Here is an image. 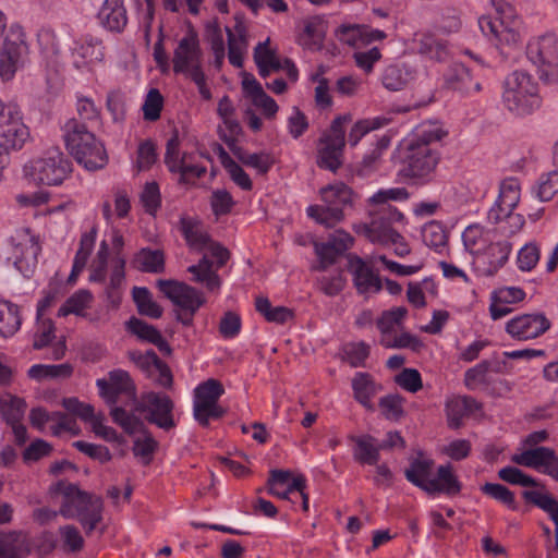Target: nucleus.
Wrapping results in <instances>:
<instances>
[{
    "label": "nucleus",
    "mask_w": 558,
    "mask_h": 558,
    "mask_svg": "<svg viewBox=\"0 0 558 558\" xmlns=\"http://www.w3.org/2000/svg\"><path fill=\"white\" fill-rule=\"evenodd\" d=\"M163 108V97L157 88H151L143 105V116L146 121H157Z\"/></svg>",
    "instance_id": "nucleus-61"
},
{
    "label": "nucleus",
    "mask_w": 558,
    "mask_h": 558,
    "mask_svg": "<svg viewBox=\"0 0 558 558\" xmlns=\"http://www.w3.org/2000/svg\"><path fill=\"white\" fill-rule=\"evenodd\" d=\"M125 327L130 333L148 343H151L161 333L153 325L134 316L125 323Z\"/></svg>",
    "instance_id": "nucleus-57"
},
{
    "label": "nucleus",
    "mask_w": 558,
    "mask_h": 558,
    "mask_svg": "<svg viewBox=\"0 0 558 558\" xmlns=\"http://www.w3.org/2000/svg\"><path fill=\"white\" fill-rule=\"evenodd\" d=\"M444 86L447 89L458 92L462 95L478 93L482 88L480 82H475L470 70L460 62L450 64L445 71Z\"/></svg>",
    "instance_id": "nucleus-26"
},
{
    "label": "nucleus",
    "mask_w": 558,
    "mask_h": 558,
    "mask_svg": "<svg viewBox=\"0 0 558 558\" xmlns=\"http://www.w3.org/2000/svg\"><path fill=\"white\" fill-rule=\"evenodd\" d=\"M313 245L317 263L312 265L311 270L325 271L353 245V238L343 230H336L326 242L316 241Z\"/></svg>",
    "instance_id": "nucleus-18"
},
{
    "label": "nucleus",
    "mask_w": 558,
    "mask_h": 558,
    "mask_svg": "<svg viewBox=\"0 0 558 558\" xmlns=\"http://www.w3.org/2000/svg\"><path fill=\"white\" fill-rule=\"evenodd\" d=\"M28 53V47L24 39V33L21 27H13L10 34L3 40V47L0 52V77L2 81H11L16 71L23 66Z\"/></svg>",
    "instance_id": "nucleus-15"
},
{
    "label": "nucleus",
    "mask_w": 558,
    "mask_h": 558,
    "mask_svg": "<svg viewBox=\"0 0 558 558\" xmlns=\"http://www.w3.org/2000/svg\"><path fill=\"white\" fill-rule=\"evenodd\" d=\"M354 441L353 458L362 465H376L380 459V446L371 435L351 436Z\"/></svg>",
    "instance_id": "nucleus-37"
},
{
    "label": "nucleus",
    "mask_w": 558,
    "mask_h": 558,
    "mask_svg": "<svg viewBox=\"0 0 558 558\" xmlns=\"http://www.w3.org/2000/svg\"><path fill=\"white\" fill-rule=\"evenodd\" d=\"M502 99L506 107L517 114H529L541 106L538 84L525 71L517 70L505 80Z\"/></svg>",
    "instance_id": "nucleus-7"
},
{
    "label": "nucleus",
    "mask_w": 558,
    "mask_h": 558,
    "mask_svg": "<svg viewBox=\"0 0 558 558\" xmlns=\"http://www.w3.org/2000/svg\"><path fill=\"white\" fill-rule=\"evenodd\" d=\"M141 203L146 214L156 216L161 207V194L157 182H147L140 196Z\"/></svg>",
    "instance_id": "nucleus-54"
},
{
    "label": "nucleus",
    "mask_w": 558,
    "mask_h": 558,
    "mask_svg": "<svg viewBox=\"0 0 558 558\" xmlns=\"http://www.w3.org/2000/svg\"><path fill=\"white\" fill-rule=\"evenodd\" d=\"M129 359L151 379L156 386L165 389H171L173 386V375L169 365L163 362L157 353L149 349L146 352L130 351Z\"/></svg>",
    "instance_id": "nucleus-19"
},
{
    "label": "nucleus",
    "mask_w": 558,
    "mask_h": 558,
    "mask_svg": "<svg viewBox=\"0 0 558 558\" xmlns=\"http://www.w3.org/2000/svg\"><path fill=\"white\" fill-rule=\"evenodd\" d=\"M381 83L386 89L398 92L407 85L408 74L398 64H391L384 70Z\"/></svg>",
    "instance_id": "nucleus-56"
},
{
    "label": "nucleus",
    "mask_w": 558,
    "mask_h": 558,
    "mask_svg": "<svg viewBox=\"0 0 558 558\" xmlns=\"http://www.w3.org/2000/svg\"><path fill=\"white\" fill-rule=\"evenodd\" d=\"M174 402L162 392L148 391L141 396V403L137 410L147 413L146 421L163 430L175 427L173 418Z\"/></svg>",
    "instance_id": "nucleus-16"
},
{
    "label": "nucleus",
    "mask_w": 558,
    "mask_h": 558,
    "mask_svg": "<svg viewBox=\"0 0 558 558\" xmlns=\"http://www.w3.org/2000/svg\"><path fill=\"white\" fill-rule=\"evenodd\" d=\"M32 544L21 531L0 532V558H22L31 555Z\"/></svg>",
    "instance_id": "nucleus-32"
},
{
    "label": "nucleus",
    "mask_w": 558,
    "mask_h": 558,
    "mask_svg": "<svg viewBox=\"0 0 558 558\" xmlns=\"http://www.w3.org/2000/svg\"><path fill=\"white\" fill-rule=\"evenodd\" d=\"M255 310L268 323L283 325L294 317V313L291 308L286 306H272L269 299L264 296L256 298Z\"/></svg>",
    "instance_id": "nucleus-42"
},
{
    "label": "nucleus",
    "mask_w": 558,
    "mask_h": 558,
    "mask_svg": "<svg viewBox=\"0 0 558 558\" xmlns=\"http://www.w3.org/2000/svg\"><path fill=\"white\" fill-rule=\"evenodd\" d=\"M156 287L165 298L181 310L177 313V320L184 326H192L195 314L206 303L203 292L173 279H158Z\"/></svg>",
    "instance_id": "nucleus-8"
},
{
    "label": "nucleus",
    "mask_w": 558,
    "mask_h": 558,
    "mask_svg": "<svg viewBox=\"0 0 558 558\" xmlns=\"http://www.w3.org/2000/svg\"><path fill=\"white\" fill-rule=\"evenodd\" d=\"M500 203L507 207H517L520 201V182L517 178L505 179L499 186V195L497 197Z\"/></svg>",
    "instance_id": "nucleus-63"
},
{
    "label": "nucleus",
    "mask_w": 558,
    "mask_h": 558,
    "mask_svg": "<svg viewBox=\"0 0 558 558\" xmlns=\"http://www.w3.org/2000/svg\"><path fill=\"white\" fill-rule=\"evenodd\" d=\"M535 193L542 202L550 201L558 193V170L541 175Z\"/></svg>",
    "instance_id": "nucleus-60"
},
{
    "label": "nucleus",
    "mask_w": 558,
    "mask_h": 558,
    "mask_svg": "<svg viewBox=\"0 0 558 558\" xmlns=\"http://www.w3.org/2000/svg\"><path fill=\"white\" fill-rule=\"evenodd\" d=\"M24 172L38 184L60 185L72 172V162L59 148H52L26 163Z\"/></svg>",
    "instance_id": "nucleus-9"
},
{
    "label": "nucleus",
    "mask_w": 558,
    "mask_h": 558,
    "mask_svg": "<svg viewBox=\"0 0 558 558\" xmlns=\"http://www.w3.org/2000/svg\"><path fill=\"white\" fill-rule=\"evenodd\" d=\"M350 114L336 117L316 143V166L322 170L337 173L344 162L345 131L351 122Z\"/></svg>",
    "instance_id": "nucleus-5"
},
{
    "label": "nucleus",
    "mask_w": 558,
    "mask_h": 558,
    "mask_svg": "<svg viewBox=\"0 0 558 558\" xmlns=\"http://www.w3.org/2000/svg\"><path fill=\"white\" fill-rule=\"evenodd\" d=\"M462 490V483L453 472L450 463L439 465L436 476L427 482L424 489L428 495H446L449 497L457 496Z\"/></svg>",
    "instance_id": "nucleus-27"
},
{
    "label": "nucleus",
    "mask_w": 558,
    "mask_h": 558,
    "mask_svg": "<svg viewBox=\"0 0 558 558\" xmlns=\"http://www.w3.org/2000/svg\"><path fill=\"white\" fill-rule=\"evenodd\" d=\"M180 231L192 250L203 251L211 242L210 235L203 229L202 222L197 219L182 217L180 219Z\"/></svg>",
    "instance_id": "nucleus-39"
},
{
    "label": "nucleus",
    "mask_w": 558,
    "mask_h": 558,
    "mask_svg": "<svg viewBox=\"0 0 558 558\" xmlns=\"http://www.w3.org/2000/svg\"><path fill=\"white\" fill-rule=\"evenodd\" d=\"M481 492L484 495L504 504L511 510L517 509L514 494L505 485L498 483H485L481 486Z\"/></svg>",
    "instance_id": "nucleus-55"
},
{
    "label": "nucleus",
    "mask_w": 558,
    "mask_h": 558,
    "mask_svg": "<svg viewBox=\"0 0 558 558\" xmlns=\"http://www.w3.org/2000/svg\"><path fill=\"white\" fill-rule=\"evenodd\" d=\"M133 301L136 304L137 312L141 315L158 319L162 316V307L153 299L150 291L146 287H134L132 290Z\"/></svg>",
    "instance_id": "nucleus-44"
},
{
    "label": "nucleus",
    "mask_w": 558,
    "mask_h": 558,
    "mask_svg": "<svg viewBox=\"0 0 558 558\" xmlns=\"http://www.w3.org/2000/svg\"><path fill=\"white\" fill-rule=\"evenodd\" d=\"M62 495L60 513L66 519L76 518L86 535H90L102 520L101 497L83 492L74 484H68Z\"/></svg>",
    "instance_id": "nucleus-4"
},
{
    "label": "nucleus",
    "mask_w": 558,
    "mask_h": 558,
    "mask_svg": "<svg viewBox=\"0 0 558 558\" xmlns=\"http://www.w3.org/2000/svg\"><path fill=\"white\" fill-rule=\"evenodd\" d=\"M409 197L410 193L405 187L381 189L369 198V203L376 206H391L390 201L404 202Z\"/></svg>",
    "instance_id": "nucleus-62"
},
{
    "label": "nucleus",
    "mask_w": 558,
    "mask_h": 558,
    "mask_svg": "<svg viewBox=\"0 0 558 558\" xmlns=\"http://www.w3.org/2000/svg\"><path fill=\"white\" fill-rule=\"evenodd\" d=\"M92 300L93 294L88 290L81 289L68 298L59 308L58 316L65 317L70 314L82 316L84 310L89 305Z\"/></svg>",
    "instance_id": "nucleus-49"
},
{
    "label": "nucleus",
    "mask_w": 558,
    "mask_h": 558,
    "mask_svg": "<svg viewBox=\"0 0 558 558\" xmlns=\"http://www.w3.org/2000/svg\"><path fill=\"white\" fill-rule=\"evenodd\" d=\"M526 502H531L547 512L556 526V545L558 548V500L549 494H542L536 490H524L522 494Z\"/></svg>",
    "instance_id": "nucleus-43"
},
{
    "label": "nucleus",
    "mask_w": 558,
    "mask_h": 558,
    "mask_svg": "<svg viewBox=\"0 0 558 558\" xmlns=\"http://www.w3.org/2000/svg\"><path fill=\"white\" fill-rule=\"evenodd\" d=\"M347 280L343 271L339 270L332 275H324L317 278L316 284L319 291L328 296L338 295L345 287Z\"/></svg>",
    "instance_id": "nucleus-59"
},
{
    "label": "nucleus",
    "mask_w": 558,
    "mask_h": 558,
    "mask_svg": "<svg viewBox=\"0 0 558 558\" xmlns=\"http://www.w3.org/2000/svg\"><path fill=\"white\" fill-rule=\"evenodd\" d=\"M228 39V59L231 65L236 69L243 66V53L246 48V39L243 34L236 36L231 28L226 27Z\"/></svg>",
    "instance_id": "nucleus-51"
},
{
    "label": "nucleus",
    "mask_w": 558,
    "mask_h": 558,
    "mask_svg": "<svg viewBox=\"0 0 558 558\" xmlns=\"http://www.w3.org/2000/svg\"><path fill=\"white\" fill-rule=\"evenodd\" d=\"M511 253V244L507 241L492 243L486 251L488 268L486 274L495 275L508 262Z\"/></svg>",
    "instance_id": "nucleus-47"
},
{
    "label": "nucleus",
    "mask_w": 558,
    "mask_h": 558,
    "mask_svg": "<svg viewBox=\"0 0 558 558\" xmlns=\"http://www.w3.org/2000/svg\"><path fill=\"white\" fill-rule=\"evenodd\" d=\"M353 397L367 410H374L372 399L381 390V386L377 384L369 373L357 372L351 381Z\"/></svg>",
    "instance_id": "nucleus-36"
},
{
    "label": "nucleus",
    "mask_w": 558,
    "mask_h": 558,
    "mask_svg": "<svg viewBox=\"0 0 558 558\" xmlns=\"http://www.w3.org/2000/svg\"><path fill=\"white\" fill-rule=\"evenodd\" d=\"M519 25L520 21L518 17L507 22L493 21V17L489 15H483L478 19V26L486 37L508 47H515L520 44Z\"/></svg>",
    "instance_id": "nucleus-22"
},
{
    "label": "nucleus",
    "mask_w": 558,
    "mask_h": 558,
    "mask_svg": "<svg viewBox=\"0 0 558 558\" xmlns=\"http://www.w3.org/2000/svg\"><path fill=\"white\" fill-rule=\"evenodd\" d=\"M418 52L430 59L442 61L448 57V47L446 41L427 33L418 39Z\"/></svg>",
    "instance_id": "nucleus-48"
},
{
    "label": "nucleus",
    "mask_w": 558,
    "mask_h": 558,
    "mask_svg": "<svg viewBox=\"0 0 558 558\" xmlns=\"http://www.w3.org/2000/svg\"><path fill=\"white\" fill-rule=\"evenodd\" d=\"M112 268L109 283L106 287L107 300L113 307H118L121 303V288L125 281V264L123 255H114L111 260Z\"/></svg>",
    "instance_id": "nucleus-40"
},
{
    "label": "nucleus",
    "mask_w": 558,
    "mask_h": 558,
    "mask_svg": "<svg viewBox=\"0 0 558 558\" xmlns=\"http://www.w3.org/2000/svg\"><path fill=\"white\" fill-rule=\"evenodd\" d=\"M25 410L26 402L19 397H12L1 405L0 416L8 426H11L23 421Z\"/></svg>",
    "instance_id": "nucleus-52"
},
{
    "label": "nucleus",
    "mask_w": 558,
    "mask_h": 558,
    "mask_svg": "<svg viewBox=\"0 0 558 558\" xmlns=\"http://www.w3.org/2000/svg\"><path fill=\"white\" fill-rule=\"evenodd\" d=\"M423 242L436 252H441L448 244L446 227L436 220L427 222L422 229Z\"/></svg>",
    "instance_id": "nucleus-45"
},
{
    "label": "nucleus",
    "mask_w": 558,
    "mask_h": 558,
    "mask_svg": "<svg viewBox=\"0 0 558 558\" xmlns=\"http://www.w3.org/2000/svg\"><path fill=\"white\" fill-rule=\"evenodd\" d=\"M498 476L500 480L512 484L520 485L523 487H535L537 486V481L525 474L522 470L515 466H505L498 471Z\"/></svg>",
    "instance_id": "nucleus-64"
},
{
    "label": "nucleus",
    "mask_w": 558,
    "mask_h": 558,
    "mask_svg": "<svg viewBox=\"0 0 558 558\" xmlns=\"http://www.w3.org/2000/svg\"><path fill=\"white\" fill-rule=\"evenodd\" d=\"M96 386L99 389V396L108 405L117 404L122 395L131 400L136 399V385L129 372L121 368L109 372L108 379H97Z\"/></svg>",
    "instance_id": "nucleus-20"
},
{
    "label": "nucleus",
    "mask_w": 558,
    "mask_h": 558,
    "mask_svg": "<svg viewBox=\"0 0 558 558\" xmlns=\"http://www.w3.org/2000/svg\"><path fill=\"white\" fill-rule=\"evenodd\" d=\"M434 465L435 461L432 458L423 451H418L415 457L410 459L409 468L404 470V476L408 482L424 490L430 480Z\"/></svg>",
    "instance_id": "nucleus-33"
},
{
    "label": "nucleus",
    "mask_w": 558,
    "mask_h": 558,
    "mask_svg": "<svg viewBox=\"0 0 558 558\" xmlns=\"http://www.w3.org/2000/svg\"><path fill=\"white\" fill-rule=\"evenodd\" d=\"M323 205H311L306 214L317 223L335 227L344 217V208L352 205L353 191L343 182L328 184L319 190Z\"/></svg>",
    "instance_id": "nucleus-6"
},
{
    "label": "nucleus",
    "mask_w": 558,
    "mask_h": 558,
    "mask_svg": "<svg viewBox=\"0 0 558 558\" xmlns=\"http://www.w3.org/2000/svg\"><path fill=\"white\" fill-rule=\"evenodd\" d=\"M180 144L179 133L174 131L167 141L163 162L171 174H178L179 185L194 186L206 174L207 168L193 162V154L181 153Z\"/></svg>",
    "instance_id": "nucleus-10"
},
{
    "label": "nucleus",
    "mask_w": 558,
    "mask_h": 558,
    "mask_svg": "<svg viewBox=\"0 0 558 558\" xmlns=\"http://www.w3.org/2000/svg\"><path fill=\"white\" fill-rule=\"evenodd\" d=\"M221 163L230 175V179L243 191H251L253 182L244 169L234 161L227 151L221 148Z\"/></svg>",
    "instance_id": "nucleus-50"
},
{
    "label": "nucleus",
    "mask_w": 558,
    "mask_h": 558,
    "mask_svg": "<svg viewBox=\"0 0 558 558\" xmlns=\"http://www.w3.org/2000/svg\"><path fill=\"white\" fill-rule=\"evenodd\" d=\"M526 57L538 68L539 78L549 82L558 72V36L554 32L530 39Z\"/></svg>",
    "instance_id": "nucleus-12"
},
{
    "label": "nucleus",
    "mask_w": 558,
    "mask_h": 558,
    "mask_svg": "<svg viewBox=\"0 0 558 558\" xmlns=\"http://www.w3.org/2000/svg\"><path fill=\"white\" fill-rule=\"evenodd\" d=\"M551 326L544 313L518 315L506 324V331L511 338L527 341L544 335Z\"/></svg>",
    "instance_id": "nucleus-21"
},
{
    "label": "nucleus",
    "mask_w": 558,
    "mask_h": 558,
    "mask_svg": "<svg viewBox=\"0 0 558 558\" xmlns=\"http://www.w3.org/2000/svg\"><path fill=\"white\" fill-rule=\"evenodd\" d=\"M398 178L412 186H426L436 181L441 153L435 147L407 145L399 147Z\"/></svg>",
    "instance_id": "nucleus-1"
},
{
    "label": "nucleus",
    "mask_w": 558,
    "mask_h": 558,
    "mask_svg": "<svg viewBox=\"0 0 558 558\" xmlns=\"http://www.w3.org/2000/svg\"><path fill=\"white\" fill-rule=\"evenodd\" d=\"M268 493L280 499H288L295 504L301 500L303 511H308V495L306 494V478L300 474L293 476L289 470L275 469L269 472L267 480Z\"/></svg>",
    "instance_id": "nucleus-13"
},
{
    "label": "nucleus",
    "mask_w": 558,
    "mask_h": 558,
    "mask_svg": "<svg viewBox=\"0 0 558 558\" xmlns=\"http://www.w3.org/2000/svg\"><path fill=\"white\" fill-rule=\"evenodd\" d=\"M68 151L87 170H98L108 162L104 144L98 141L87 125L75 118L69 119L62 128Z\"/></svg>",
    "instance_id": "nucleus-2"
},
{
    "label": "nucleus",
    "mask_w": 558,
    "mask_h": 558,
    "mask_svg": "<svg viewBox=\"0 0 558 558\" xmlns=\"http://www.w3.org/2000/svg\"><path fill=\"white\" fill-rule=\"evenodd\" d=\"M505 362L498 360H483L464 373L463 383L469 390H475L490 385L489 373H500Z\"/></svg>",
    "instance_id": "nucleus-31"
},
{
    "label": "nucleus",
    "mask_w": 558,
    "mask_h": 558,
    "mask_svg": "<svg viewBox=\"0 0 558 558\" xmlns=\"http://www.w3.org/2000/svg\"><path fill=\"white\" fill-rule=\"evenodd\" d=\"M132 265L141 272L162 274L166 269L165 252L162 250L143 247L135 253Z\"/></svg>",
    "instance_id": "nucleus-38"
},
{
    "label": "nucleus",
    "mask_w": 558,
    "mask_h": 558,
    "mask_svg": "<svg viewBox=\"0 0 558 558\" xmlns=\"http://www.w3.org/2000/svg\"><path fill=\"white\" fill-rule=\"evenodd\" d=\"M223 393V385L214 378L201 383L194 389L193 416L202 427H208L210 420H219L227 413L219 404Z\"/></svg>",
    "instance_id": "nucleus-11"
},
{
    "label": "nucleus",
    "mask_w": 558,
    "mask_h": 558,
    "mask_svg": "<svg viewBox=\"0 0 558 558\" xmlns=\"http://www.w3.org/2000/svg\"><path fill=\"white\" fill-rule=\"evenodd\" d=\"M25 232V240L14 246V266L23 272L25 277H28L26 272L29 270L31 266L36 265L37 256L41 247L38 240L34 235H31L28 230Z\"/></svg>",
    "instance_id": "nucleus-35"
},
{
    "label": "nucleus",
    "mask_w": 558,
    "mask_h": 558,
    "mask_svg": "<svg viewBox=\"0 0 558 558\" xmlns=\"http://www.w3.org/2000/svg\"><path fill=\"white\" fill-rule=\"evenodd\" d=\"M207 247L216 259V269H214L213 260L204 255L196 265H191L187 271L194 276L193 281L204 283L208 291L214 292L221 287V279L217 271L228 263L230 252L217 242H210Z\"/></svg>",
    "instance_id": "nucleus-14"
},
{
    "label": "nucleus",
    "mask_w": 558,
    "mask_h": 558,
    "mask_svg": "<svg viewBox=\"0 0 558 558\" xmlns=\"http://www.w3.org/2000/svg\"><path fill=\"white\" fill-rule=\"evenodd\" d=\"M110 407V416L112 421L126 434L133 435L137 430L138 426L143 425L140 418L129 413L124 408L118 407L117 404Z\"/></svg>",
    "instance_id": "nucleus-58"
},
{
    "label": "nucleus",
    "mask_w": 558,
    "mask_h": 558,
    "mask_svg": "<svg viewBox=\"0 0 558 558\" xmlns=\"http://www.w3.org/2000/svg\"><path fill=\"white\" fill-rule=\"evenodd\" d=\"M511 461L518 465L542 471L549 475L551 471H558V457L553 448L535 447L526 449L511 457Z\"/></svg>",
    "instance_id": "nucleus-23"
},
{
    "label": "nucleus",
    "mask_w": 558,
    "mask_h": 558,
    "mask_svg": "<svg viewBox=\"0 0 558 558\" xmlns=\"http://www.w3.org/2000/svg\"><path fill=\"white\" fill-rule=\"evenodd\" d=\"M348 270L352 275L353 284L360 294L379 292L381 281L371 265L357 255H348Z\"/></svg>",
    "instance_id": "nucleus-24"
},
{
    "label": "nucleus",
    "mask_w": 558,
    "mask_h": 558,
    "mask_svg": "<svg viewBox=\"0 0 558 558\" xmlns=\"http://www.w3.org/2000/svg\"><path fill=\"white\" fill-rule=\"evenodd\" d=\"M405 399L398 393H389L381 397L378 401V408L381 415L390 422H399L405 416Z\"/></svg>",
    "instance_id": "nucleus-46"
},
{
    "label": "nucleus",
    "mask_w": 558,
    "mask_h": 558,
    "mask_svg": "<svg viewBox=\"0 0 558 558\" xmlns=\"http://www.w3.org/2000/svg\"><path fill=\"white\" fill-rule=\"evenodd\" d=\"M403 220L404 215L396 206H377L371 211V221L365 226V230L372 241L396 243L402 236L393 225Z\"/></svg>",
    "instance_id": "nucleus-17"
},
{
    "label": "nucleus",
    "mask_w": 558,
    "mask_h": 558,
    "mask_svg": "<svg viewBox=\"0 0 558 558\" xmlns=\"http://www.w3.org/2000/svg\"><path fill=\"white\" fill-rule=\"evenodd\" d=\"M447 135L448 132L439 122L425 121L418 124L412 134L403 140L402 143L407 145L434 147V144L440 142Z\"/></svg>",
    "instance_id": "nucleus-34"
},
{
    "label": "nucleus",
    "mask_w": 558,
    "mask_h": 558,
    "mask_svg": "<svg viewBox=\"0 0 558 558\" xmlns=\"http://www.w3.org/2000/svg\"><path fill=\"white\" fill-rule=\"evenodd\" d=\"M238 158L243 165L256 169L259 174L268 173L275 163L274 157L267 151L238 154Z\"/></svg>",
    "instance_id": "nucleus-53"
},
{
    "label": "nucleus",
    "mask_w": 558,
    "mask_h": 558,
    "mask_svg": "<svg viewBox=\"0 0 558 558\" xmlns=\"http://www.w3.org/2000/svg\"><path fill=\"white\" fill-rule=\"evenodd\" d=\"M105 46L100 38L86 34L75 41L73 56L80 58L76 66L89 65L101 62L105 58Z\"/></svg>",
    "instance_id": "nucleus-30"
},
{
    "label": "nucleus",
    "mask_w": 558,
    "mask_h": 558,
    "mask_svg": "<svg viewBox=\"0 0 558 558\" xmlns=\"http://www.w3.org/2000/svg\"><path fill=\"white\" fill-rule=\"evenodd\" d=\"M483 410V404L472 396H452L446 400L445 413L450 429L463 426V418Z\"/></svg>",
    "instance_id": "nucleus-25"
},
{
    "label": "nucleus",
    "mask_w": 558,
    "mask_h": 558,
    "mask_svg": "<svg viewBox=\"0 0 558 558\" xmlns=\"http://www.w3.org/2000/svg\"><path fill=\"white\" fill-rule=\"evenodd\" d=\"M22 324L20 308L16 304L0 300V336L9 338L15 335Z\"/></svg>",
    "instance_id": "nucleus-41"
},
{
    "label": "nucleus",
    "mask_w": 558,
    "mask_h": 558,
    "mask_svg": "<svg viewBox=\"0 0 558 558\" xmlns=\"http://www.w3.org/2000/svg\"><path fill=\"white\" fill-rule=\"evenodd\" d=\"M99 24L111 33H122L128 24V12L123 0H105L98 11Z\"/></svg>",
    "instance_id": "nucleus-29"
},
{
    "label": "nucleus",
    "mask_w": 558,
    "mask_h": 558,
    "mask_svg": "<svg viewBox=\"0 0 558 558\" xmlns=\"http://www.w3.org/2000/svg\"><path fill=\"white\" fill-rule=\"evenodd\" d=\"M62 495L60 513L66 519L76 518L86 535H90L102 520L101 497L83 492L74 484H68Z\"/></svg>",
    "instance_id": "nucleus-3"
},
{
    "label": "nucleus",
    "mask_w": 558,
    "mask_h": 558,
    "mask_svg": "<svg viewBox=\"0 0 558 558\" xmlns=\"http://www.w3.org/2000/svg\"><path fill=\"white\" fill-rule=\"evenodd\" d=\"M201 48L196 34L191 33L184 36L173 53L174 73H186L190 65L201 62Z\"/></svg>",
    "instance_id": "nucleus-28"
}]
</instances>
